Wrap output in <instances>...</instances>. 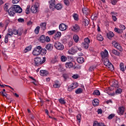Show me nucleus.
Here are the masks:
<instances>
[{"mask_svg":"<svg viewBox=\"0 0 126 126\" xmlns=\"http://www.w3.org/2000/svg\"><path fill=\"white\" fill-rule=\"evenodd\" d=\"M34 62L35 65H40V64H43L46 62V58H43L42 59L40 57H36L34 59Z\"/></svg>","mask_w":126,"mask_h":126,"instance_id":"1","label":"nucleus"},{"mask_svg":"<svg viewBox=\"0 0 126 126\" xmlns=\"http://www.w3.org/2000/svg\"><path fill=\"white\" fill-rule=\"evenodd\" d=\"M39 6L40 4L38 2H36L33 6H32L31 8V11L32 13H37L39 11Z\"/></svg>","mask_w":126,"mask_h":126,"instance_id":"2","label":"nucleus"},{"mask_svg":"<svg viewBox=\"0 0 126 126\" xmlns=\"http://www.w3.org/2000/svg\"><path fill=\"white\" fill-rule=\"evenodd\" d=\"M89 44H90V39L88 38H86L84 39V41L82 43V47L87 50L89 48Z\"/></svg>","mask_w":126,"mask_h":126,"instance_id":"3","label":"nucleus"},{"mask_svg":"<svg viewBox=\"0 0 126 126\" xmlns=\"http://www.w3.org/2000/svg\"><path fill=\"white\" fill-rule=\"evenodd\" d=\"M40 49H41V46H38L35 47L32 52L33 56H34L35 57L40 56Z\"/></svg>","mask_w":126,"mask_h":126,"instance_id":"4","label":"nucleus"},{"mask_svg":"<svg viewBox=\"0 0 126 126\" xmlns=\"http://www.w3.org/2000/svg\"><path fill=\"white\" fill-rule=\"evenodd\" d=\"M54 47L56 48V49H57V50H59V51H63V50L64 49V46L59 41L55 43Z\"/></svg>","mask_w":126,"mask_h":126,"instance_id":"5","label":"nucleus"},{"mask_svg":"<svg viewBox=\"0 0 126 126\" xmlns=\"http://www.w3.org/2000/svg\"><path fill=\"white\" fill-rule=\"evenodd\" d=\"M112 45L117 50H118L120 52H123V47H122V45L120 43L117 42V41H113L112 42Z\"/></svg>","mask_w":126,"mask_h":126,"instance_id":"6","label":"nucleus"},{"mask_svg":"<svg viewBox=\"0 0 126 126\" xmlns=\"http://www.w3.org/2000/svg\"><path fill=\"white\" fill-rule=\"evenodd\" d=\"M104 64L105 66L110 68V69H112V67H113V64H112V63L109 61V59H105L104 60Z\"/></svg>","mask_w":126,"mask_h":126,"instance_id":"7","label":"nucleus"},{"mask_svg":"<svg viewBox=\"0 0 126 126\" xmlns=\"http://www.w3.org/2000/svg\"><path fill=\"white\" fill-rule=\"evenodd\" d=\"M49 8L51 10H54L56 8V0H51L49 1Z\"/></svg>","mask_w":126,"mask_h":126,"instance_id":"8","label":"nucleus"},{"mask_svg":"<svg viewBox=\"0 0 126 126\" xmlns=\"http://www.w3.org/2000/svg\"><path fill=\"white\" fill-rule=\"evenodd\" d=\"M8 13L10 16H14V14H15L16 13L15 8H14V6H12L8 10Z\"/></svg>","mask_w":126,"mask_h":126,"instance_id":"9","label":"nucleus"},{"mask_svg":"<svg viewBox=\"0 0 126 126\" xmlns=\"http://www.w3.org/2000/svg\"><path fill=\"white\" fill-rule=\"evenodd\" d=\"M70 29L74 32H78V31L80 30V28H79V26H78V25L75 24L70 28Z\"/></svg>","mask_w":126,"mask_h":126,"instance_id":"10","label":"nucleus"},{"mask_svg":"<svg viewBox=\"0 0 126 126\" xmlns=\"http://www.w3.org/2000/svg\"><path fill=\"white\" fill-rule=\"evenodd\" d=\"M13 34L14 35H17L18 36H21L22 35L23 31L21 29H19L18 30L14 29L13 31Z\"/></svg>","mask_w":126,"mask_h":126,"instance_id":"11","label":"nucleus"},{"mask_svg":"<svg viewBox=\"0 0 126 126\" xmlns=\"http://www.w3.org/2000/svg\"><path fill=\"white\" fill-rule=\"evenodd\" d=\"M101 57L102 59H105V58H108L109 56V53L107 50L105 49L104 51H102L100 53Z\"/></svg>","mask_w":126,"mask_h":126,"instance_id":"12","label":"nucleus"},{"mask_svg":"<svg viewBox=\"0 0 126 126\" xmlns=\"http://www.w3.org/2000/svg\"><path fill=\"white\" fill-rule=\"evenodd\" d=\"M118 115L120 116H123L124 115V113H125V107L121 106L118 108V110L117 111Z\"/></svg>","mask_w":126,"mask_h":126,"instance_id":"13","label":"nucleus"},{"mask_svg":"<svg viewBox=\"0 0 126 126\" xmlns=\"http://www.w3.org/2000/svg\"><path fill=\"white\" fill-rule=\"evenodd\" d=\"M13 6L14 8H15V12H17V13H21L22 12V8L20 7V6L17 5Z\"/></svg>","mask_w":126,"mask_h":126,"instance_id":"14","label":"nucleus"},{"mask_svg":"<svg viewBox=\"0 0 126 126\" xmlns=\"http://www.w3.org/2000/svg\"><path fill=\"white\" fill-rule=\"evenodd\" d=\"M59 29L61 31H65L67 29V26L66 25L62 23L59 25Z\"/></svg>","mask_w":126,"mask_h":126,"instance_id":"15","label":"nucleus"},{"mask_svg":"<svg viewBox=\"0 0 126 126\" xmlns=\"http://www.w3.org/2000/svg\"><path fill=\"white\" fill-rule=\"evenodd\" d=\"M40 73L41 76H48L49 75V71L47 70H41Z\"/></svg>","mask_w":126,"mask_h":126,"instance_id":"16","label":"nucleus"},{"mask_svg":"<svg viewBox=\"0 0 126 126\" xmlns=\"http://www.w3.org/2000/svg\"><path fill=\"white\" fill-rule=\"evenodd\" d=\"M54 88H60L61 87V83L58 80H56L53 84Z\"/></svg>","mask_w":126,"mask_h":126,"instance_id":"17","label":"nucleus"},{"mask_svg":"<svg viewBox=\"0 0 126 126\" xmlns=\"http://www.w3.org/2000/svg\"><path fill=\"white\" fill-rule=\"evenodd\" d=\"M68 53L69 55H74V54L76 53V49L75 48L72 47L68 51Z\"/></svg>","mask_w":126,"mask_h":126,"instance_id":"18","label":"nucleus"},{"mask_svg":"<svg viewBox=\"0 0 126 126\" xmlns=\"http://www.w3.org/2000/svg\"><path fill=\"white\" fill-rule=\"evenodd\" d=\"M46 54H47V50L42 48V47L40 46V55H41V56H45Z\"/></svg>","mask_w":126,"mask_h":126,"instance_id":"19","label":"nucleus"},{"mask_svg":"<svg viewBox=\"0 0 126 126\" xmlns=\"http://www.w3.org/2000/svg\"><path fill=\"white\" fill-rule=\"evenodd\" d=\"M61 36H62V32H58L55 35L54 38L55 40H59L61 38Z\"/></svg>","mask_w":126,"mask_h":126,"instance_id":"20","label":"nucleus"},{"mask_svg":"<svg viewBox=\"0 0 126 126\" xmlns=\"http://www.w3.org/2000/svg\"><path fill=\"white\" fill-rule=\"evenodd\" d=\"M45 48L48 51H52L54 49V45L52 44H48L46 45Z\"/></svg>","mask_w":126,"mask_h":126,"instance_id":"21","label":"nucleus"},{"mask_svg":"<svg viewBox=\"0 0 126 126\" xmlns=\"http://www.w3.org/2000/svg\"><path fill=\"white\" fill-rule=\"evenodd\" d=\"M83 24L85 26H88V25L89 24V21L88 20V18H85L83 19Z\"/></svg>","mask_w":126,"mask_h":126,"instance_id":"22","label":"nucleus"},{"mask_svg":"<svg viewBox=\"0 0 126 126\" xmlns=\"http://www.w3.org/2000/svg\"><path fill=\"white\" fill-rule=\"evenodd\" d=\"M99 100L98 99H94L93 101V105L94 107H96V106H98L99 105Z\"/></svg>","mask_w":126,"mask_h":126,"instance_id":"23","label":"nucleus"},{"mask_svg":"<svg viewBox=\"0 0 126 126\" xmlns=\"http://www.w3.org/2000/svg\"><path fill=\"white\" fill-rule=\"evenodd\" d=\"M73 64L71 62L66 63H65V67L67 68H71V67H73Z\"/></svg>","mask_w":126,"mask_h":126,"instance_id":"24","label":"nucleus"},{"mask_svg":"<svg viewBox=\"0 0 126 126\" xmlns=\"http://www.w3.org/2000/svg\"><path fill=\"white\" fill-rule=\"evenodd\" d=\"M107 36L108 39H111V38H113V37L115 36V34L112 32H109L108 33H107Z\"/></svg>","mask_w":126,"mask_h":126,"instance_id":"25","label":"nucleus"},{"mask_svg":"<svg viewBox=\"0 0 126 126\" xmlns=\"http://www.w3.org/2000/svg\"><path fill=\"white\" fill-rule=\"evenodd\" d=\"M84 58H83V57H79L77 59V62L79 63H84Z\"/></svg>","mask_w":126,"mask_h":126,"instance_id":"26","label":"nucleus"},{"mask_svg":"<svg viewBox=\"0 0 126 126\" xmlns=\"http://www.w3.org/2000/svg\"><path fill=\"white\" fill-rule=\"evenodd\" d=\"M39 41L41 42V43H45L46 42V37L45 35H42L40 36Z\"/></svg>","mask_w":126,"mask_h":126,"instance_id":"27","label":"nucleus"},{"mask_svg":"<svg viewBox=\"0 0 126 126\" xmlns=\"http://www.w3.org/2000/svg\"><path fill=\"white\" fill-rule=\"evenodd\" d=\"M112 53L113 54V55H115V56H117L118 57L120 56V52L118 51L115 50V49H113L112 50Z\"/></svg>","mask_w":126,"mask_h":126,"instance_id":"28","label":"nucleus"},{"mask_svg":"<svg viewBox=\"0 0 126 126\" xmlns=\"http://www.w3.org/2000/svg\"><path fill=\"white\" fill-rule=\"evenodd\" d=\"M96 38H97V40L98 41H100V42H102V41H103V40H104L103 36L100 33L97 34Z\"/></svg>","mask_w":126,"mask_h":126,"instance_id":"29","label":"nucleus"},{"mask_svg":"<svg viewBox=\"0 0 126 126\" xmlns=\"http://www.w3.org/2000/svg\"><path fill=\"white\" fill-rule=\"evenodd\" d=\"M82 11L84 14H86L87 15L90 12L89 9H88V8H84L82 9Z\"/></svg>","mask_w":126,"mask_h":126,"instance_id":"30","label":"nucleus"},{"mask_svg":"<svg viewBox=\"0 0 126 126\" xmlns=\"http://www.w3.org/2000/svg\"><path fill=\"white\" fill-rule=\"evenodd\" d=\"M47 26V23H41L40 25L41 28L42 30H46V26Z\"/></svg>","mask_w":126,"mask_h":126,"instance_id":"31","label":"nucleus"},{"mask_svg":"<svg viewBox=\"0 0 126 126\" xmlns=\"http://www.w3.org/2000/svg\"><path fill=\"white\" fill-rule=\"evenodd\" d=\"M73 39L74 42H75V43H78V41H79V37L76 34L74 35L73 37Z\"/></svg>","mask_w":126,"mask_h":126,"instance_id":"32","label":"nucleus"},{"mask_svg":"<svg viewBox=\"0 0 126 126\" xmlns=\"http://www.w3.org/2000/svg\"><path fill=\"white\" fill-rule=\"evenodd\" d=\"M59 101L60 103V104H61V105H64L65 103H66L64 99L62 97L59 99Z\"/></svg>","mask_w":126,"mask_h":126,"instance_id":"33","label":"nucleus"},{"mask_svg":"<svg viewBox=\"0 0 126 126\" xmlns=\"http://www.w3.org/2000/svg\"><path fill=\"white\" fill-rule=\"evenodd\" d=\"M76 94H81L83 92V90L81 88H78L75 91Z\"/></svg>","mask_w":126,"mask_h":126,"instance_id":"34","label":"nucleus"},{"mask_svg":"<svg viewBox=\"0 0 126 126\" xmlns=\"http://www.w3.org/2000/svg\"><path fill=\"white\" fill-rule=\"evenodd\" d=\"M114 31L115 32H117V33H118L119 34H121V33H123V31L121 29H119L117 28H115L114 29Z\"/></svg>","mask_w":126,"mask_h":126,"instance_id":"35","label":"nucleus"},{"mask_svg":"<svg viewBox=\"0 0 126 126\" xmlns=\"http://www.w3.org/2000/svg\"><path fill=\"white\" fill-rule=\"evenodd\" d=\"M31 50H32V46H28L25 48L24 50V52L27 53V52H29L30 51H31Z\"/></svg>","mask_w":126,"mask_h":126,"instance_id":"36","label":"nucleus"},{"mask_svg":"<svg viewBox=\"0 0 126 126\" xmlns=\"http://www.w3.org/2000/svg\"><path fill=\"white\" fill-rule=\"evenodd\" d=\"M6 35H7L8 37V36H10V37H11V36H12V35H13V32H12V30L8 29V33H7Z\"/></svg>","mask_w":126,"mask_h":126,"instance_id":"37","label":"nucleus"},{"mask_svg":"<svg viewBox=\"0 0 126 126\" xmlns=\"http://www.w3.org/2000/svg\"><path fill=\"white\" fill-rule=\"evenodd\" d=\"M70 87H71L72 88L75 89V88H76L77 87H78V83H73L72 84L70 85Z\"/></svg>","mask_w":126,"mask_h":126,"instance_id":"38","label":"nucleus"},{"mask_svg":"<svg viewBox=\"0 0 126 126\" xmlns=\"http://www.w3.org/2000/svg\"><path fill=\"white\" fill-rule=\"evenodd\" d=\"M59 60H58V57H55V58L51 60V63H58Z\"/></svg>","mask_w":126,"mask_h":126,"instance_id":"39","label":"nucleus"},{"mask_svg":"<svg viewBox=\"0 0 126 126\" xmlns=\"http://www.w3.org/2000/svg\"><path fill=\"white\" fill-rule=\"evenodd\" d=\"M63 8V5L61 4H57L55 5V8H57L58 10L62 9Z\"/></svg>","mask_w":126,"mask_h":126,"instance_id":"40","label":"nucleus"},{"mask_svg":"<svg viewBox=\"0 0 126 126\" xmlns=\"http://www.w3.org/2000/svg\"><path fill=\"white\" fill-rule=\"evenodd\" d=\"M120 69L122 71H125V65L123 63H121L120 64Z\"/></svg>","mask_w":126,"mask_h":126,"instance_id":"41","label":"nucleus"},{"mask_svg":"<svg viewBox=\"0 0 126 126\" xmlns=\"http://www.w3.org/2000/svg\"><path fill=\"white\" fill-rule=\"evenodd\" d=\"M61 60L62 62H66L67 58L64 56H62L61 57Z\"/></svg>","mask_w":126,"mask_h":126,"instance_id":"42","label":"nucleus"},{"mask_svg":"<svg viewBox=\"0 0 126 126\" xmlns=\"http://www.w3.org/2000/svg\"><path fill=\"white\" fill-rule=\"evenodd\" d=\"M96 68V66H91L89 68V71L92 72L93 71H94V69Z\"/></svg>","mask_w":126,"mask_h":126,"instance_id":"43","label":"nucleus"},{"mask_svg":"<svg viewBox=\"0 0 126 126\" xmlns=\"http://www.w3.org/2000/svg\"><path fill=\"white\" fill-rule=\"evenodd\" d=\"M26 14H29L30 13V5H28L26 9Z\"/></svg>","mask_w":126,"mask_h":126,"instance_id":"44","label":"nucleus"},{"mask_svg":"<svg viewBox=\"0 0 126 126\" xmlns=\"http://www.w3.org/2000/svg\"><path fill=\"white\" fill-rule=\"evenodd\" d=\"M59 71H64V68L63 67L62 64H59V68H58Z\"/></svg>","mask_w":126,"mask_h":126,"instance_id":"45","label":"nucleus"},{"mask_svg":"<svg viewBox=\"0 0 126 126\" xmlns=\"http://www.w3.org/2000/svg\"><path fill=\"white\" fill-rule=\"evenodd\" d=\"M29 78H30V79H32V83L34 85H37V82L36 81V80L34 79V78H33V77L30 76Z\"/></svg>","mask_w":126,"mask_h":126,"instance_id":"46","label":"nucleus"},{"mask_svg":"<svg viewBox=\"0 0 126 126\" xmlns=\"http://www.w3.org/2000/svg\"><path fill=\"white\" fill-rule=\"evenodd\" d=\"M77 120L78 123H79V124H80V122H81V115H80V114L77 115Z\"/></svg>","mask_w":126,"mask_h":126,"instance_id":"47","label":"nucleus"},{"mask_svg":"<svg viewBox=\"0 0 126 126\" xmlns=\"http://www.w3.org/2000/svg\"><path fill=\"white\" fill-rule=\"evenodd\" d=\"M93 95H96V96H99V95H100V92L98 90H95L93 93Z\"/></svg>","mask_w":126,"mask_h":126,"instance_id":"48","label":"nucleus"},{"mask_svg":"<svg viewBox=\"0 0 126 126\" xmlns=\"http://www.w3.org/2000/svg\"><path fill=\"white\" fill-rule=\"evenodd\" d=\"M40 31V27L38 26L34 30L35 34H39V32Z\"/></svg>","mask_w":126,"mask_h":126,"instance_id":"49","label":"nucleus"},{"mask_svg":"<svg viewBox=\"0 0 126 126\" xmlns=\"http://www.w3.org/2000/svg\"><path fill=\"white\" fill-rule=\"evenodd\" d=\"M73 18H74V20L78 21V20L79 19H78V15L77 14H74Z\"/></svg>","mask_w":126,"mask_h":126,"instance_id":"50","label":"nucleus"},{"mask_svg":"<svg viewBox=\"0 0 126 126\" xmlns=\"http://www.w3.org/2000/svg\"><path fill=\"white\" fill-rule=\"evenodd\" d=\"M122 92H123V90L121 89H118L116 91V93L117 94H121V93H122Z\"/></svg>","mask_w":126,"mask_h":126,"instance_id":"51","label":"nucleus"},{"mask_svg":"<svg viewBox=\"0 0 126 126\" xmlns=\"http://www.w3.org/2000/svg\"><path fill=\"white\" fill-rule=\"evenodd\" d=\"M55 33H56L55 30L48 32V33L49 34V35H53V34H55Z\"/></svg>","mask_w":126,"mask_h":126,"instance_id":"52","label":"nucleus"},{"mask_svg":"<svg viewBox=\"0 0 126 126\" xmlns=\"http://www.w3.org/2000/svg\"><path fill=\"white\" fill-rule=\"evenodd\" d=\"M120 28L122 31H124L126 29V27L124 25H120Z\"/></svg>","mask_w":126,"mask_h":126,"instance_id":"53","label":"nucleus"},{"mask_svg":"<svg viewBox=\"0 0 126 126\" xmlns=\"http://www.w3.org/2000/svg\"><path fill=\"white\" fill-rule=\"evenodd\" d=\"M18 21L20 23H23V22H24V19L22 18H20L18 19Z\"/></svg>","mask_w":126,"mask_h":126,"instance_id":"54","label":"nucleus"},{"mask_svg":"<svg viewBox=\"0 0 126 126\" xmlns=\"http://www.w3.org/2000/svg\"><path fill=\"white\" fill-rule=\"evenodd\" d=\"M114 117H115V114H111L108 116V120H112Z\"/></svg>","mask_w":126,"mask_h":126,"instance_id":"55","label":"nucleus"},{"mask_svg":"<svg viewBox=\"0 0 126 126\" xmlns=\"http://www.w3.org/2000/svg\"><path fill=\"white\" fill-rule=\"evenodd\" d=\"M64 3L65 4V5L68 6V5H69V1H68V0H64Z\"/></svg>","mask_w":126,"mask_h":126,"instance_id":"56","label":"nucleus"},{"mask_svg":"<svg viewBox=\"0 0 126 126\" xmlns=\"http://www.w3.org/2000/svg\"><path fill=\"white\" fill-rule=\"evenodd\" d=\"M110 14L111 15H112V16H117V14H118V13L115 11H113L111 12Z\"/></svg>","mask_w":126,"mask_h":126,"instance_id":"57","label":"nucleus"},{"mask_svg":"<svg viewBox=\"0 0 126 126\" xmlns=\"http://www.w3.org/2000/svg\"><path fill=\"white\" fill-rule=\"evenodd\" d=\"M4 42L6 44L8 42V36H7V35H6L5 36Z\"/></svg>","mask_w":126,"mask_h":126,"instance_id":"58","label":"nucleus"},{"mask_svg":"<svg viewBox=\"0 0 126 126\" xmlns=\"http://www.w3.org/2000/svg\"><path fill=\"white\" fill-rule=\"evenodd\" d=\"M4 9L5 11H7V9H8V5H7L6 4H5L4 6Z\"/></svg>","mask_w":126,"mask_h":126,"instance_id":"59","label":"nucleus"},{"mask_svg":"<svg viewBox=\"0 0 126 126\" xmlns=\"http://www.w3.org/2000/svg\"><path fill=\"white\" fill-rule=\"evenodd\" d=\"M0 93L1 94L3 97H6V96H7V94H6L5 93L4 94L3 92H0Z\"/></svg>","mask_w":126,"mask_h":126,"instance_id":"60","label":"nucleus"},{"mask_svg":"<svg viewBox=\"0 0 126 126\" xmlns=\"http://www.w3.org/2000/svg\"><path fill=\"white\" fill-rule=\"evenodd\" d=\"M117 2H118V1L116 0H111V3L112 4H113V5H115V4H116Z\"/></svg>","mask_w":126,"mask_h":126,"instance_id":"61","label":"nucleus"},{"mask_svg":"<svg viewBox=\"0 0 126 126\" xmlns=\"http://www.w3.org/2000/svg\"><path fill=\"white\" fill-rule=\"evenodd\" d=\"M51 41V39L50 38V37L46 36L45 38V42H50Z\"/></svg>","mask_w":126,"mask_h":126,"instance_id":"62","label":"nucleus"},{"mask_svg":"<svg viewBox=\"0 0 126 126\" xmlns=\"http://www.w3.org/2000/svg\"><path fill=\"white\" fill-rule=\"evenodd\" d=\"M73 88H72V87H71L70 86H69L67 89L68 91H72V90H73Z\"/></svg>","mask_w":126,"mask_h":126,"instance_id":"63","label":"nucleus"},{"mask_svg":"<svg viewBox=\"0 0 126 126\" xmlns=\"http://www.w3.org/2000/svg\"><path fill=\"white\" fill-rule=\"evenodd\" d=\"M97 16H95V15H92V19H94V20H97Z\"/></svg>","mask_w":126,"mask_h":126,"instance_id":"64","label":"nucleus"}]
</instances>
